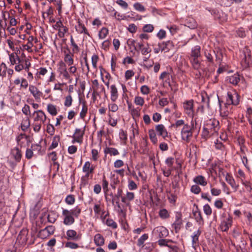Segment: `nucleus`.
<instances>
[{
  "label": "nucleus",
  "instance_id": "1",
  "mask_svg": "<svg viewBox=\"0 0 252 252\" xmlns=\"http://www.w3.org/2000/svg\"><path fill=\"white\" fill-rule=\"evenodd\" d=\"M58 72L60 76L65 80H68L69 83H71L72 78L71 75H75V73L77 71V68L76 65L71 66L67 69V66L63 61H60L58 64Z\"/></svg>",
  "mask_w": 252,
  "mask_h": 252
},
{
  "label": "nucleus",
  "instance_id": "2",
  "mask_svg": "<svg viewBox=\"0 0 252 252\" xmlns=\"http://www.w3.org/2000/svg\"><path fill=\"white\" fill-rule=\"evenodd\" d=\"M197 122L196 118L192 119L190 122V125L186 124L181 131V139L187 143L190 141L194 129L196 128Z\"/></svg>",
  "mask_w": 252,
  "mask_h": 252
},
{
  "label": "nucleus",
  "instance_id": "3",
  "mask_svg": "<svg viewBox=\"0 0 252 252\" xmlns=\"http://www.w3.org/2000/svg\"><path fill=\"white\" fill-rule=\"evenodd\" d=\"M32 116L33 120L32 124L33 130L35 132H38L40 130L42 124L46 121V115L42 110H38L33 112Z\"/></svg>",
  "mask_w": 252,
  "mask_h": 252
},
{
  "label": "nucleus",
  "instance_id": "4",
  "mask_svg": "<svg viewBox=\"0 0 252 252\" xmlns=\"http://www.w3.org/2000/svg\"><path fill=\"white\" fill-rule=\"evenodd\" d=\"M201 57V47L198 45L193 47L190 55V62L192 67L196 70L200 68L199 58Z\"/></svg>",
  "mask_w": 252,
  "mask_h": 252
},
{
  "label": "nucleus",
  "instance_id": "5",
  "mask_svg": "<svg viewBox=\"0 0 252 252\" xmlns=\"http://www.w3.org/2000/svg\"><path fill=\"white\" fill-rule=\"evenodd\" d=\"M241 64L244 68L248 67L251 63V51L245 47L240 55Z\"/></svg>",
  "mask_w": 252,
  "mask_h": 252
},
{
  "label": "nucleus",
  "instance_id": "6",
  "mask_svg": "<svg viewBox=\"0 0 252 252\" xmlns=\"http://www.w3.org/2000/svg\"><path fill=\"white\" fill-rule=\"evenodd\" d=\"M204 127L213 132V133L217 134L220 129L219 122L215 118L207 120L204 124Z\"/></svg>",
  "mask_w": 252,
  "mask_h": 252
},
{
  "label": "nucleus",
  "instance_id": "7",
  "mask_svg": "<svg viewBox=\"0 0 252 252\" xmlns=\"http://www.w3.org/2000/svg\"><path fill=\"white\" fill-rule=\"evenodd\" d=\"M226 103L228 106L237 105L239 103L240 96L236 91L227 93Z\"/></svg>",
  "mask_w": 252,
  "mask_h": 252
},
{
  "label": "nucleus",
  "instance_id": "8",
  "mask_svg": "<svg viewBox=\"0 0 252 252\" xmlns=\"http://www.w3.org/2000/svg\"><path fill=\"white\" fill-rule=\"evenodd\" d=\"M152 234L154 236L162 238L166 237L168 235V230L164 226H159L155 227L153 231Z\"/></svg>",
  "mask_w": 252,
  "mask_h": 252
},
{
  "label": "nucleus",
  "instance_id": "9",
  "mask_svg": "<svg viewBox=\"0 0 252 252\" xmlns=\"http://www.w3.org/2000/svg\"><path fill=\"white\" fill-rule=\"evenodd\" d=\"M194 102L192 99L186 100L183 104V108L186 113L188 116L192 117L193 119L194 115Z\"/></svg>",
  "mask_w": 252,
  "mask_h": 252
},
{
  "label": "nucleus",
  "instance_id": "10",
  "mask_svg": "<svg viewBox=\"0 0 252 252\" xmlns=\"http://www.w3.org/2000/svg\"><path fill=\"white\" fill-rule=\"evenodd\" d=\"M62 215L63 217V223L64 225L70 226L74 223V218L68 210L63 209Z\"/></svg>",
  "mask_w": 252,
  "mask_h": 252
},
{
  "label": "nucleus",
  "instance_id": "11",
  "mask_svg": "<svg viewBox=\"0 0 252 252\" xmlns=\"http://www.w3.org/2000/svg\"><path fill=\"white\" fill-rule=\"evenodd\" d=\"M65 238L68 240L78 241L81 239L82 234L77 232L74 229H68L66 231Z\"/></svg>",
  "mask_w": 252,
  "mask_h": 252
},
{
  "label": "nucleus",
  "instance_id": "12",
  "mask_svg": "<svg viewBox=\"0 0 252 252\" xmlns=\"http://www.w3.org/2000/svg\"><path fill=\"white\" fill-rule=\"evenodd\" d=\"M232 218L228 216L221 221L220 227L222 231H227L232 225Z\"/></svg>",
  "mask_w": 252,
  "mask_h": 252
},
{
  "label": "nucleus",
  "instance_id": "13",
  "mask_svg": "<svg viewBox=\"0 0 252 252\" xmlns=\"http://www.w3.org/2000/svg\"><path fill=\"white\" fill-rule=\"evenodd\" d=\"M192 214L194 219L198 224L199 225H203L204 224V220L202 216L201 212L197 205L196 206L195 208L193 209Z\"/></svg>",
  "mask_w": 252,
  "mask_h": 252
},
{
  "label": "nucleus",
  "instance_id": "14",
  "mask_svg": "<svg viewBox=\"0 0 252 252\" xmlns=\"http://www.w3.org/2000/svg\"><path fill=\"white\" fill-rule=\"evenodd\" d=\"M85 126L83 129L76 128L75 130V132L72 136L74 141L78 143H81L83 141V138L85 133Z\"/></svg>",
  "mask_w": 252,
  "mask_h": 252
},
{
  "label": "nucleus",
  "instance_id": "15",
  "mask_svg": "<svg viewBox=\"0 0 252 252\" xmlns=\"http://www.w3.org/2000/svg\"><path fill=\"white\" fill-rule=\"evenodd\" d=\"M29 91L36 100L39 101L40 100L42 93L36 86L32 85H30Z\"/></svg>",
  "mask_w": 252,
  "mask_h": 252
},
{
  "label": "nucleus",
  "instance_id": "16",
  "mask_svg": "<svg viewBox=\"0 0 252 252\" xmlns=\"http://www.w3.org/2000/svg\"><path fill=\"white\" fill-rule=\"evenodd\" d=\"M201 233V230L198 229L196 231H195L191 235L192 247L194 250H195L198 246V239Z\"/></svg>",
  "mask_w": 252,
  "mask_h": 252
},
{
  "label": "nucleus",
  "instance_id": "17",
  "mask_svg": "<svg viewBox=\"0 0 252 252\" xmlns=\"http://www.w3.org/2000/svg\"><path fill=\"white\" fill-rule=\"evenodd\" d=\"M182 224V215L177 213L175 217V220L172 224V227L175 229L176 233L178 232Z\"/></svg>",
  "mask_w": 252,
  "mask_h": 252
},
{
  "label": "nucleus",
  "instance_id": "18",
  "mask_svg": "<svg viewBox=\"0 0 252 252\" xmlns=\"http://www.w3.org/2000/svg\"><path fill=\"white\" fill-rule=\"evenodd\" d=\"M134 197L135 194L133 192L127 190L126 195L122 198V202L126 206H129L130 205V201L134 199Z\"/></svg>",
  "mask_w": 252,
  "mask_h": 252
},
{
  "label": "nucleus",
  "instance_id": "19",
  "mask_svg": "<svg viewBox=\"0 0 252 252\" xmlns=\"http://www.w3.org/2000/svg\"><path fill=\"white\" fill-rule=\"evenodd\" d=\"M74 55L71 53H65L64 56L63 62L66 64V66L67 65L69 67L73 66L74 65Z\"/></svg>",
  "mask_w": 252,
  "mask_h": 252
},
{
  "label": "nucleus",
  "instance_id": "20",
  "mask_svg": "<svg viewBox=\"0 0 252 252\" xmlns=\"http://www.w3.org/2000/svg\"><path fill=\"white\" fill-rule=\"evenodd\" d=\"M241 78H243V77H241L239 74L235 73L227 77L226 81L234 85H236L240 81Z\"/></svg>",
  "mask_w": 252,
  "mask_h": 252
},
{
  "label": "nucleus",
  "instance_id": "21",
  "mask_svg": "<svg viewBox=\"0 0 252 252\" xmlns=\"http://www.w3.org/2000/svg\"><path fill=\"white\" fill-rule=\"evenodd\" d=\"M220 115L221 117L226 118L232 113L231 106H228L225 103L224 107L220 106Z\"/></svg>",
  "mask_w": 252,
  "mask_h": 252
},
{
  "label": "nucleus",
  "instance_id": "22",
  "mask_svg": "<svg viewBox=\"0 0 252 252\" xmlns=\"http://www.w3.org/2000/svg\"><path fill=\"white\" fill-rule=\"evenodd\" d=\"M156 130L158 134L161 136L163 138L168 136V133L164 125L159 124L156 126Z\"/></svg>",
  "mask_w": 252,
  "mask_h": 252
},
{
  "label": "nucleus",
  "instance_id": "23",
  "mask_svg": "<svg viewBox=\"0 0 252 252\" xmlns=\"http://www.w3.org/2000/svg\"><path fill=\"white\" fill-rule=\"evenodd\" d=\"M118 92L116 86L112 85L110 86V99L113 102H115L118 98Z\"/></svg>",
  "mask_w": 252,
  "mask_h": 252
},
{
  "label": "nucleus",
  "instance_id": "24",
  "mask_svg": "<svg viewBox=\"0 0 252 252\" xmlns=\"http://www.w3.org/2000/svg\"><path fill=\"white\" fill-rule=\"evenodd\" d=\"M193 182L196 185L201 186H206L207 184L206 178L202 175H198L195 177L193 179Z\"/></svg>",
  "mask_w": 252,
  "mask_h": 252
},
{
  "label": "nucleus",
  "instance_id": "25",
  "mask_svg": "<svg viewBox=\"0 0 252 252\" xmlns=\"http://www.w3.org/2000/svg\"><path fill=\"white\" fill-rule=\"evenodd\" d=\"M93 89L94 93H96L97 91H100V92H105L104 87L102 85H99L98 81L97 79H95L92 81Z\"/></svg>",
  "mask_w": 252,
  "mask_h": 252
},
{
  "label": "nucleus",
  "instance_id": "26",
  "mask_svg": "<svg viewBox=\"0 0 252 252\" xmlns=\"http://www.w3.org/2000/svg\"><path fill=\"white\" fill-rule=\"evenodd\" d=\"M75 29L77 32L79 33H84L89 36H90L85 25L83 23H81L79 21L78 22V25L75 27Z\"/></svg>",
  "mask_w": 252,
  "mask_h": 252
},
{
  "label": "nucleus",
  "instance_id": "27",
  "mask_svg": "<svg viewBox=\"0 0 252 252\" xmlns=\"http://www.w3.org/2000/svg\"><path fill=\"white\" fill-rule=\"evenodd\" d=\"M226 181L231 186V187L236 191L238 188V185L236 184L233 178L228 173H227L225 176Z\"/></svg>",
  "mask_w": 252,
  "mask_h": 252
},
{
  "label": "nucleus",
  "instance_id": "28",
  "mask_svg": "<svg viewBox=\"0 0 252 252\" xmlns=\"http://www.w3.org/2000/svg\"><path fill=\"white\" fill-rule=\"evenodd\" d=\"M162 51L165 52H169L174 48V44L171 41L160 43Z\"/></svg>",
  "mask_w": 252,
  "mask_h": 252
},
{
  "label": "nucleus",
  "instance_id": "29",
  "mask_svg": "<svg viewBox=\"0 0 252 252\" xmlns=\"http://www.w3.org/2000/svg\"><path fill=\"white\" fill-rule=\"evenodd\" d=\"M11 153L16 161L19 162L20 161L22 157V154L19 148L17 147L13 148L11 150Z\"/></svg>",
  "mask_w": 252,
  "mask_h": 252
},
{
  "label": "nucleus",
  "instance_id": "30",
  "mask_svg": "<svg viewBox=\"0 0 252 252\" xmlns=\"http://www.w3.org/2000/svg\"><path fill=\"white\" fill-rule=\"evenodd\" d=\"M94 242L97 246H101L104 244V239L100 234L97 233L94 236Z\"/></svg>",
  "mask_w": 252,
  "mask_h": 252
},
{
  "label": "nucleus",
  "instance_id": "31",
  "mask_svg": "<svg viewBox=\"0 0 252 252\" xmlns=\"http://www.w3.org/2000/svg\"><path fill=\"white\" fill-rule=\"evenodd\" d=\"M47 110L52 116H56L58 114L57 106L51 103L47 104Z\"/></svg>",
  "mask_w": 252,
  "mask_h": 252
},
{
  "label": "nucleus",
  "instance_id": "32",
  "mask_svg": "<svg viewBox=\"0 0 252 252\" xmlns=\"http://www.w3.org/2000/svg\"><path fill=\"white\" fill-rule=\"evenodd\" d=\"M30 126V119L27 117L23 119L21 124V127L22 130L25 131L27 130Z\"/></svg>",
  "mask_w": 252,
  "mask_h": 252
},
{
  "label": "nucleus",
  "instance_id": "33",
  "mask_svg": "<svg viewBox=\"0 0 252 252\" xmlns=\"http://www.w3.org/2000/svg\"><path fill=\"white\" fill-rule=\"evenodd\" d=\"M104 152L105 154H109L110 156H117L119 154V152L117 149L112 147H106Z\"/></svg>",
  "mask_w": 252,
  "mask_h": 252
},
{
  "label": "nucleus",
  "instance_id": "34",
  "mask_svg": "<svg viewBox=\"0 0 252 252\" xmlns=\"http://www.w3.org/2000/svg\"><path fill=\"white\" fill-rule=\"evenodd\" d=\"M82 170L83 172H93L94 170V167L91 165V163L89 161H86L85 162Z\"/></svg>",
  "mask_w": 252,
  "mask_h": 252
},
{
  "label": "nucleus",
  "instance_id": "35",
  "mask_svg": "<svg viewBox=\"0 0 252 252\" xmlns=\"http://www.w3.org/2000/svg\"><path fill=\"white\" fill-rule=\"evenodd\" d=\"M24 60L23 59H20V58H18V61L16 62V64L15 66V70L16 71L20 72L22 70H23L24 68Z\"/></svg>",
  "mask_w": 252,
  "mask_h": 252
},
{
  "label": "nucleus",
  "instance_id": "36",
  "mask_svg": "<svg viewBox=\"0 0 252 252\" xmlns=\"http://www.w3.org/2000/svg\"><path fill=\"white\" fill-rule=\"evenodd\" d=\"M148 133L149 135V138L152 142L154 144H156L158 143V138L157 137L155 131L153 129H151L149 130Z\"/></svg>",
  "mask_w": 252,
  "mask_h": 252
},
{
  "label": "nucleus",
  "instance_id": "37",
  "mask_svg": "<svg viewBox=\"0 0 252 252\" xmlns=\"http://www.w3.org/2000/svg\"><path fill=\"white\" fill-rule=\"evenodd\" d=\"M60 141V137L59 135H55L52 140V144L50 146L49 149H53L56 148Z\"/></svg>",
  "mask_w": 252,
  "mask_h": 252
},
{
  "label": "nucleus",
  "instance_id": "38",
  "mask_svg": "<svg viewBox=\"0 0 252 252\" xmlns=\"http://www.w3.org/2000/svg\"><path fill=\"white\" fill-rule=\"evenodd\" d=\"M148 238V234H143L138 240L137 245L139 247H143V244Z\"/></svg>",
  "mask_w": 252,
  "mask_h": 252
},
{
  "label": "nucleus",
  "instance_id": "39",
  "mask_svg": "<svg viewBox=\"0 0 252 252\" xmlns=\"http://www.w3.org/2000/svg\"><path fill=\"white\" fill-rule=\"evenodd\" d=\"M216 134L215 133H213V132H211V131L208 129H206L205 127H203V130L202 132V136L203 138L207 139L211 136L214 135Z\"/></svg>",
  "mask_w": 252,
  "mask_h": 252
},
{
  "label": "nucleus",
  "instance_id": "40",
  "mask_svg": "<svg viewBox=\"0 0 252 252\" xmlns=\"http://www.w3.org/2000/svg\"><path fill=\"white\" fill-rule=\"evenodd\" d=\"M170 242H173V241L170 239H159L158 241V244L160 246H166L169 247V248L171 247V245H169L168 243Z\"/></svg>",
  "mask_w": 252,
  "mask_h": 252
},
{
  "label": "nucleus",
  "instance_id": "41",
  "mask_svg": "<svg viewBox=\"0 0 252 252\" xmlns=\"http://www.w3.org/2000/svg\"><path fill=\"white\" fill-rule=\"evenodd\" d=\"M19 56L15 54L11 53L9 55V61L11 65L16 64V62L18 61Z\"/></svg>",
  "mask_w": 252,
  "mask_h": 252
},
{
  "label": "nucleus",
  "instance_id": "42",
  "mask_svg": "<svg viewBox=\"0 0 252 252\" xmlns=\"http://www.w3.org/2000/svg\"><path fill=\"white\" fill-rule=\"evenodd\" d=\"M159 216L162 219H166L169 217V214L165 209H162L159 211Z\"/></svg>",
  "mask_w": 252,
  "mask_h": 252
},
{
  "label": "nucleus",
  "instance_id": "43",
  "mask_svg": "<svg viewBox=\"0 0 252 252\" xmlns=\"http://www.w3.org/2000/svg\"><path fill=\"white\" fill-rule=\"evenodd\" d=\"M186 26L190 29H193L196 27V23L192 18H189L186 22Z\"/></svg>",
  "mask_w": 252,
  "mask_h": 252
},
{
  "label": "nucleus",
  "instance_id": "44",
  "mask_svg": "<svg viewBox=\"0 0 252 252\" xmlns=\"http://www.w3.org/2000/svg\"><path fill=\"white\" fill-rule=\"evenodd\" d=\"M69 211H70L73 217L78 218L81 213V209L78 206H76L74 209L69 210Z\"/></svg>",
  "mask_w": 252,
  "mask_h": 252
},
{
  "label": "nucleus",
  "instance_id": "45",
  "mask_svg": "<svg viewBox=\"0 0 252 252\" xmlns=\"http://www.w3.org/2000/svg\"><path fill=\"white\" fill-rule=\"evenodd\" d=\"M88 112V107L85 103H83L81 111L80 113V117L82 119H84Z\"/></svg>",
  "mask_w": 252,
  "mask_h": 252
},
{
  "label": "nucleus",
  "instance_id": "46",
  "mask_svg": "<svg viewBox=\"0 0 252 252\" xmlns=\"http://www.w3.org/2000/svg\"><path fill=\"white\" fill-rule=\"evenodd\" d=\"M108 33V30L106 28H102L99 31L98 36L100 39L105 38Z\"/></svg>",
  "mask_w": 252,
  "mask_h": 252
},
{
  "label": "nucleus",
  "instance_id": "47",
  "mask_svg": "<svg viewBox=\"0 0 252 252\" xmlns=\"http://www.w3.org/2000/svg\"><path fill=\"white\" fill-rule=\"evenodd\" d=\"M68 28L65 26H63L60 29H58V35L60 37L63 38L64 36L65 33L68 32Z\"/></svg>",
  "mask_w": 252,
  "mask_h": 252
},
{
  "label": "nucleus",
  "instance_id": "48",
  "mask_svg": "<svg viewBox=\"0 0 252 252\" xmlns=\"http://www.w3.org/2000/svg\"><path fill=\"white\" fill-rule=\"evenodd\" d=\"M134 102L136 105L142 106L144 103V99L141 96H136L134 98Z\"/></svg>",
  "mask_w": 252,
  "mask_h": 252
},
{
  "label": "nucleus",
  "instance_id": "49",
  "mask_svg": "<svg viewBox=\"0 0 252 252\" xmlns=\"http://www.w3.org/2000/svg\"><path fill=\"white\" fill-rule=\"evenodd\" d=\"M203 211L204 213L207 215V216H210L212 213V208L210 206V205L208 204H205L203 206Z\"/></svg>",
  "mask_w": 252,
  "mask_h": 252
},
{
  "label": "nucleus",
  "instance_id": "50",
  "mask_svg": "<svg viewBox=\"0 0 252 252\" xmlns=\"http://www.w3.org/2000/svg\"><path fill=\"white\" fill-rule=\"evenodd\" d=\"M133 7L134 9L138 11L143 12L145 10V7L139 2L134 3Z\"/></svg>",
  "mask_w": 252,
  "mask_h": 252
},
{
  "label": "nucleus",
  "instance_id": "51",
  "mask_svg": "<svg viewBox=\"0 0 252 252\" xmlns=\"http://www.w3.org/2000/svg\"><path fill=\"white\" fill-rule=\"evenodd\" d=\"M65 202L68 205H72L75 202V198L73 195H68L65 199Z\"/></svg>",
  "mask_w": 252,
  "mask_h": 252
},
{
  "label": "nucleus",
  "instance_id": "52",
  "mask_svg": "<svg viewBox=\"0 0 252 252\" xmlns=\"http://www.w3.org/2000/svg\"><path fill=\"white\" fill-rule=\"evenodd\" d=\"M127 187L130 190H135L137 189V185L133 180H128Z\"/></svg>",
  "mask_w": 252,
  "mask_h": 252
},
{
  "label": "nucleus",
  "instance_id": "53",
  "mask_svg": "<svg viewBox=\"0 0 252 252\" xmlns=\"http://www.w3.org/2000/svg\"><path fill=\"white\" fill-rule=\"evenodd\" d=\"M190 191L194 194H198L201 191V188L196 184L193 185L191 187Z\"/></svg>",
  "mask_w": 252,
  "mask_h": 252
},
{
  "label": "nucleus",
  "instance_id": "54",
  "mask_svg": "<svg viewBox=\"0 0 252 252\" xmlns=\"http://www.w3.org/2000/svg\"><path fill=\"white\" fill-rule=\"evenodd\" d=\"M102 186L104 193H106L109 190L108 182L106 181L104 177H103L102 180Z\"/></svg>",
  "mask_w": 252,
  "mask_h": 252
},
{
  "label": "nucleus",
  "instance_id": "55",
  "mask_svg": "<svg viewBox=\"0 0 252 252\" xmlns=\"http://www.w3.org/2000/svg\"><path fill=\"white\" fill-rule=\"evenodd\" d=\"M142 55L144 56H147L149 54V53L151 52V49L149 47L148 44H147V46L144 47L141 50H140Z\"/></svg>",
  "mask_w": 252,
  "mask_h": 252
},
{
  "label": "nucleus",
  "instance_id": "56",
  "mask_svg": "<svg viewBox=\"0 0 252 252\" xmlns=\"http://www.w3.org/2000/svg\"><path fill=\"white\" fill-rule=\"evenodd\" d=\"M108 109L109 111L116 112L118 110V106L114 103H109L108 104Z\"/></svg>",
  "mask_w": 252,
  "mask_h": 252
},
{
  "label": "nucleus",
  "instance_id": "57",
  "mask_svg": "<svg viewBox=\"0 0 252 252\" xmlns=\"http://www.w3.org/2000/svg\"><path fill=\"white\" fill-rule=\"evenodd\" d=\"M72 98L70 95L66 96L64 105L66 107H69L72 105Z\"/></svg>",
  "mask_w": 252,
  "mask_h": 252
},
{
  "label": "nucleus",
  "instance_id": "58",
  "mask_svg": "<svg viewBox=\"0 0 252 252\" xmlns=\"http://www.w3.org/2000/svg\"><path fill=\"white\" fill-rule=\"evenodd\" d=\"M55 129L53 125L49 124L47 126V132L51 135H54Z\"/></svg>",
  "mask_w": 252,
  "mask_h": 252
},
{
  "label": "nucleus",
  "instance_id": "59",
  "mask_svg": "<svg viewBox=\"0 0 252 252\" xmlns=\"http://www.w3.org/2000/svg\"><path fill=\"white\" fill-rule=\"evenodd\" d=\"M143 30L145 32H151L153 31L154 27L151 24H147L143 27Z\"/></svg>",
  "mask_w": 252,
  "mask_h": 252
},
{
  "label": "nucleus",
  "instance_id": "60",
  "mask_svg": "<svg viewBox=\"0 0 252 252\" xmlns=\"http://www.w3.org/2000/svg\"><path fill=\"white\" fill-rule=\"evenodd\" d=\"M106 224L107 225L112 227L113 228H116L117 227V223L112 219H107L106 220Z\"/></svg>",
  "mask_w": 252,
  "mask_h": 252
},
{
  "label": "nucleus",
  "instance_id": "61",
  "mask_svg": "<svg viewBox=\"0 0 252 252\" xmlns=\"http://www.w3.org/2000/svg\"><path fill=\"white\" fill-rule=\"evenodd\" d=\"M22 111L26 116H28L31 114L30 107L27 104H25L22 109Z\"/></svg>",
  "mask_w": 252,
  "mask_h": 252
},
{
  "label": "nucleus",
  "instance_id": "62",
  "mask_svg": "<svg viewBox=\"0 0 252 252\" xmlns=\"http://www.w3.org/2000/svg\"><path fill=\"white\" fill-rule=\"evenodd\" d=\"M65 247L71 249H76L79 247V246L77 244L74 242H68L65 244Z\"/></svg>",
  "mask_w": 252,
  "mask_h": 252
},
{
  "label": "nucleus",
  "instance_id": "63",
  "mask_svg": "<svg viewBox=\"0 0 252 252\" xmlns=\"http://www.w3.org/2000/svg\"><path fill=\"white\" fill-rule=\"evenodd\" d=\"M116 2L124 9H127L128 7L127 3L124 0H117L116 1Z\"/></svg>",
  "mask_w": 252,
  "mask_h": 252
},
{
  "label": "nucleus",
  "instance_id": "64",
  "mask_svg": "<svg viewBox=\"0 0 252 252\" xmlns=\"http://www.w3.org/2000/svg\"><path fill=\"white\" fill-rule=\"evenodd\" d=\"M221 190L219 189H216L215 188H211V194L213 196H219L221 193Z\"/></svg>",
  "mask_w": 252,
  "mask_h": 252
}]
</instances>
